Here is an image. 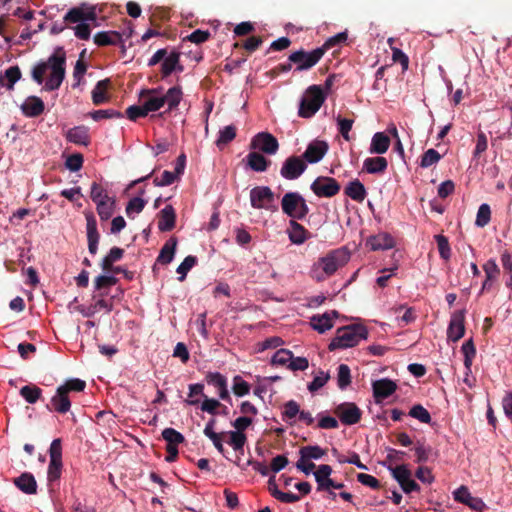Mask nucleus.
Returning <instances> with one entry per match:
<instances>
[{"label":"nucleus","mask_w":512,"mask_h":512,"mask_svg":"<svg viewBox=\"0 0 512 512\" xmlns=\"http://www.w3.org/2000/svg\"><path fill=\"white\" fill-rule=\"evenodd\" d=\"M65 59L63 56L52 55L47 61L37 64L32 70V78L38 84H42L47 76L45 89L56 90L60 87L65 76Z\"/></svg>","instance_id":"1"},{"label":"nucleus","mask_w":512,"mask_h":512,"mask_svg":"<svg viewBox=\"0 0 512 512\" xmlns=\"http://www.w3.org/2000/svg\"><path fill=\"white\" fill-rule=\"evenodd\" d=\"M349 259L350 254L345 248L334 249L313 264L310 276L318 282L323 281L343 267Z\"/></svg>","instance_id":"2"},{"label":"nucleus","mask_w":512,"mask_h":512,"mask_svg":"<svg viewBox=\"0 0 512 512\" xmlns=\"http://www.w3.org/2000/svg\"><path fill=\"white\" fill-rule=\"evenodd\" d=\"M181 99L182 91L179 87H172L165 94L160 89H147L140 93V101L148 113L158 111L164 105L172 110L178 106Z\"/></svg>","instance_id":"3"},{"label":"nucleus","mask_w":512,"mask_h":512,"mask_svg":"<svg viewBox=\"0 0 512 512\" xmlns=\"http://www.w3.org/2000/svg\"><path fill=\"white\" fill-rule=\"evenodd\" d=\"M368 336L367 329L362 325L343 327L337 330L336 337L329 344L331 351L336 349L350 348L357 345L362 339Z\"/></svg>","instance_id":"4"},{"label":"nucleus","mask_w":512,"mask_h":512,"mask_svg":"<svg viewBox=\"0 0 512 512\" xmlns=\"http://www.w3.org/2000/svg\"><path fill=\"white\" fill-rule=\"evenodd\" d=\"M96 18L95 12L92 9H85L77 7L71 9L64 17L66 22L77 23L74 27L75 35L83 40H87L90 37V27L87 21H94Z\"/></svg>","instance_id":"5"},{"label":"nucleus","mask_w":512,"mask_h":512,"mask_svg":"<svg viewBox=\"0 0 512 512\" xmlns=\"http://www.w3.org/2000/svg\"><path fill=\"white\" fill-rule=\"evenodd\" d=\"M325 101V95L323 94L320 86H310L304 93L298 114L302 118L312 117L322 106Z\"/></svg>","instance_id":"6"},{"label":"nucleus","mask_w":512,"mask_h":512,"mask_svg":"<svg viewBox=\"0 0 512 512\" xmlns=\"http://www.w3.org/2000/svg\"><path fill=\"white\" fill-rule=\"evenodd\" d=\"M283 212L293 219H303L309 213L305 199L297 192L286 193L281 201Z\"/></svg>","instance_id":"7"},{"label":"nucleus","mask_w":512,"mask_h":512,"mask_svg":"<svg viewBox=\"0 0 512 512\" xmlns=\"http://www.w3.org/2000/svg\"><path fill=\"white\" fill-rule=\"evenodd\" d=\"M274 193L267 186H256L250 191V203L255 209L276 210Z\"/></svg>","instance_id":"8"},{"label":"nucleus","mask_w":512,"mask_h":512,"mask_svg":"<svg viewBox=\"0 0 512 512\" xmlns=\"http://www.w3.org/2000/svg\"><path fill=\"white\" fill-rule=\"evenodd\" d=\"M250 148L268 155H274L279 149V143L272 134L260 132L252 138Z\"/></svg>","instance_id":"9"},{"label":"nucleus","mask_w":512,"mask_h":512,"mask_svg":"<svg viewBox=\"0 0 512 512\" xmlns=\"http://www.w3.org/2000/svg\"><path fill=\"white\" fill-rule=\"evenodd\" d=\"M324 55L323 48H317L311 52L296 51L289 56V60L298 64L299 71L307 70L313 67Z\"/></svg>","instance_id":"10"},{"label":"nucleus","mask_w":512,"mask_h":512,"mask_svg":"<svg viewBox=\"0 0 512 512\" xmlns=\"http://www.w3.org/2000/svg\"><path fill=\"white\" fill-rule=\"evenodd\" d=\"M307 166L303 159L298 156H290L288 157L280 170V174L284 179L294 180L300 177Z\"/></svg>","instance_id":"11"},{"label":"nucleus","mask_w":512,"mask_h":512,"mask_svg":"<svg viewBox=\"0 0 512 512\" xmlns=\"http://www.w3.org/2000/svg\"><path fill=\"white\" fill-rule=\"evenodd\" d=\"M334 413L345 425H354L358 423L362 415L361 410L356 406V404L351 402L339 404L335 408Z\"/></svg>","instance_id":"12"},{"label":"nucleus","mask_w":512,"mask_h":512,"mask_svg":"<svg viewBox=\"0 0 512 512\" xmlns=\"http://www.w3.org/2000/svg\"><path fill=\"white\" fill-rule=\"evenodd\" d=\"M311 190L319 197H332L340 191V185L334 178L318 177L311 184Z\"/></svg>","instance_id":"13"},{"label":"nucleus","mask_w":512,"mask_h":512,"mask_svg":"<svg viewBox=\"0 0 512 512\" xmlns=\"http://www.w3.org/2000/svg\"><path fill=\"white\" fill-rule=\"evenodd\" d=\"M332 468L329 465H320L314 472L315 480L318 484V490L329 491L331 489H341L344 485L336 483L331 479Z\"/></svg>","instance_id":"14"},{"label":"nucleus","mask_w":512,"mask_h":512,"mask_svg":"<svg viewBox=\"0 0 512 512\" xmlns=\"http://www.w3.org/2000/svg\"><path fill=\"white\" fill-rule=\"evenodd\" d=\"M465 310H459L452 314L447 329V337L449 340L456 342L464 336L465 326Z\"/></svg>","instance_id":"15"},{"label":"nucleus","mask_w":512,"mask_h":512,"mask_svg":"<svg viewBox=\"0 0 512 512\" xmlns=\"http://www.w3.org/2000/svg\"><path fill=\"white\" fill-rule=\"evenodd\" d=\"M453 494L457 502L463 503L475 511L482 512L486 508L483 500L473 497L466 486H460Z\"/></svg>","instance_id":"16"},{"label":"nucleus","mask_w":512,"mask_h":512,"mask_svg":"<svg viewBox=\"0 0 512 512\" xmlns=\"http://www.w3.org/2000/svg\"><path fill=\"white\" fill-rule=\"evenodd\" d=\"M328 151V144L325 141L316 140L311 142L303 154L308 163H317L323 159Z\"/></svg>","instance_id":"17"},{"label":"nucleus","mask_w":512,"mask_h":512,"mask_svg":"<svg viewBox=\"0 0 512 512\" xmlns=\"http://www.w3.org/2000/svg\"><path fill=\"white\" fill-rule=\"evenodd\" d=\"M71 402L69 395L64 392V388L58 387L56 393L52 396L48 408L52 411L64 414L70 410Z\"/></svg>","instance_id":"18"},{"label":"nucleus","mask_w":512,"mask_h":512,"mask_svg":"<svg viewBox=\"0 0 512 512\" xmlns=\"http://www.w3.org/2000/svg\"><path fill=\"white\" fill-rule=\"evenodd\" d=\"M338 312L333 310L322 315L313 316L311 318V326L319 333L330 330L334 325V319L337 318Z\"/></svg>","instance_id":"19"},{"label":"nucleus","mask_w":512,"mask_h":512,"mask_svg":"<svg viewBox=\"0 0 512 512\" xmlns=\"http://www.w3.org/2000/svg\"><path fill=\"white\" fill-rule=\"evenodd\" d=\"M366 245L373 251L387 250L394 247V239L388 233L382 232L367 239Z\"/></svg>","instance_id":"20"},{"label":"nucleus","mask_w":512,"mask_h":512,"mask_svg":"<svg viewBox=\"0 0 512 512\" xmlns=\"http://www.w3.org/2000/svg\"><path fill=\"white\" fill-rule=\"evenodd\" d=\"M372 386L374 397L378 400L389 397L397 388L396 383L387 378L376 380Z\"/></svg>","instance_id":"21"},{"label":"nucleus","mask_w":512,"mask_h":512,"mask_svg":"<svg viewBox=\"0 0 512 512\" xmlns=\"http://www.w3.org/2000/svg\"><path fill=\"white\" fill-rule=\"evenodd\" d=\"M391 140L384 132H377L372 136L369 153L382 155L390 147Z\"/></svg>","instance_id":"22"},{"label":"nucleus","mask_w":512,"mask_h":512,"mask_svg":"<svg viewBox=\"0 0 512 512\" xmlns=\"http://www.w3.org/2000/svg\"><path fill=\"white\" fill-rule=\"evenodd\" d=\"M21 110L27 117L39 116L44 111V102L39 97L30 96L21 105Z\"/></svg>","instance_id":"23"},{"label":"nucleus","mask_w":512,"mask_h":512,"mask_svg":"<svg viewBox=\"0 0 512 512\" xmlns=\"http://www.w3.org/2000/svg\"><path fill=\"white\" fill-rule=\"evenodd\" d=\"M15 486L25 494H35L37 492V483L31 473L25 472L14 479Z\"/></svg>","instance_id":"24"},{"label":"nucleus","mask_w":512,"mask_h":512,"mask_svg":"<svg viewBox=\"0 0 512 512\" xmlns=\"http://www.w3.org/2000/svg\"><path fill=\"white\" fill-rule=\"evenodd\" d=\"M176 214L171 205L165 206L159 214L158 228L160 231H170L175 226Z\"/></svg>","instance_id":"25"},{"label":"nucleus","mask_w":512,"mask_h":512,"mask_svg":"<svg viewBox=\"0 0 512 512\" xmlns=\"http://www.w3.org/2000/svg\"><path fill=\"white\" fill-rule=\"evenodd\" d=\"M387 166L386 158L381 156L368 157L363 161V170L369 174L383 173Z\"/></svg>","instance_id":"26"},{"label":"nucleus","mask_w":512,"mask_h":512,"mask_svg":"<svg viewBox=\"0 0 512 512\" xmlns=\"http://www.w3.org/2000/svg\"><path fill=\"white\" fill-rule=\"evenodd\" d=\"M66 138L69 142L87 146L89 144L88 129L84 126H77L66 132Z\"/></svg>","instance_id":"27"},{"label":"nucleus","mask_w":512,"mask_h":512,"mask_svg":"<svg viewBox=\"0 0 512 512\" xmlns=\"http://www.w3.org/2000/svg\"><path fill=\"white\" fill-rule=\"evenodd\" d=\"M207 382L218 389L219 397L222 400H226L229 397V392L227 389V380L220 373H209L206 376Z\"/></svg>","instance_id":"28"},{"label":"nucleus","mask_w":512,"mask_h":512,"mask_svg":"<svg viewBox=\"0 0 512 512\" xmlns=\"http://www.w3.org/2000/svg\"><path fill=\"white\" fill-rule=\"evenodd\" d=\"M180 53L176 51H172L171 53H167L163 63H162V74L164 77L169 76L173 71L182 70V67L179 64Z\"/></svg>","instance_id":"29"},{"label":"nucleus","mask_w":512,"mask_h":512,"mask_svg":"<svg viewBox=\"0 0 512 512\" xmlns=\"http://www.w3.org/2000/svg\"><path fill=\"white\" fill-rule=\"evenodd\" d=\"M247 165L256 172H264L267 170L270 161L257 151L250 152L246 156Z\"/></svg>","instance_id":"30"},{"label":"nucleus","mask_w":512,"mask_h":512,"mask_svg":"<svg viewBox=\"0 0 512 512\" xmlns=\"http://www.w3.org/2000/svg\"><path fill=\"white\" fill-rule=\"evenodd\" d=\"M21 78V71L18 66H11L6 69L4 75L0 76V87H6L8 90L14 88V84Z\"/></svg>","instance_id":"31"},{"label":"nucleus","mask_w":512,"mask_h":512,"mask_svg":"<svg viewBox=\"0 0 512 512\" xmlns=\"http://www.w3.org/2000/svg\"><path fill=\"white\" fill-rule=\"evenodd\" d=\"M288 235L290 241L294 244H302L307 239L306 229L294 220L290 221Z\"/></svg>","instance_id":"32"},{"label":"nucleus","mask_w":512,"mask_h":512,"mask_svg":"<svg viewBox=\"0 0 512 512\" xmlns=\"http://www.w3.org/2000/svg\"><path fill=\"white\" fill-rule=\"evenodd\" d=\"M345 194L355 201L362 202L367 193L364 185L359 180H354L345 188Z\"/></svg>","instance_id":"33"},{"label":"nucleus","mask_w":512,"mask_h":512,"mask_svg":"<svg viewBox=\"0 0 512 512\" xmlns=\"http://www.w3.org/2000/svg\"><path fill=\"white\" fill-rule=\"evenodd\" d=\"M121 39V35L115 31L98 32L94 36V42L99 46L115 45Z\"/></svg>","instance_id":"34"},{"label":"nucleus","mask_w":512,"mask_h":512,"mask_svg":"<svg viewBox=\"0 0 512 512\" xmlns=\"http://www.w3.org/2000/svg\"><path fill=\"white\" fill-rule=\"evenodd\" d=\"M176 245L177 241L175 239H170L169 241H167L160 251V254L157 259L158 262L162 264L170 263L174 258Z\"/></svg>","instance_id":"35"},{"label":"nucleus","mask_w":512,"mask_h":512,"mask_svg":"<svg viewBox=\"0 0 512 512\" xmlns=\"http://www.w3.org/2000/svg\"><path fill=\"white\" fill-rule=\"evenodd\" d=\"M116 201L114 198L96 204L97 213L101 220H108L114 213Z\"/></svg>","instance_id":"36"},{"label":"nucleus","mask_w":512,"mask_h":512,"mask_svg":"<svg viewBox=\"0 0 512 512\" xmlns=\"http://www.w3.org/2000/svg\"><path fill=\"white\" fill-rule=\"evenodd\" d=\"M461 350L464 354L465 369L468 370V372H471L473 358L476 355V348L474 346L473 340L469 339L465 343H463Z\"/></svg>","instance_id":"37"},{"label":"nucleus","mask_w":512,"mask_h":512,"mask_svg":"<svg viewBox=\"0 0 512 512\" xmlns=\"http://www.w3.org/2000/svg\"><path fill=\"white\" fill-rule=\"evenodd\" d=\"M41 394V389L35 385H26L20 389V395L30 404L36 403Z\"/></svg>","instance_id":"38"},{"label":"nucleus","mask_w":512,"mask_h":512,"mask_svg":"<svg viewBox=\"0 0 512 512\" xmlns=\"http://www.w3.org/2000/svg\"><path fill=\"white\" fill-rule=\"evenodd\" d=\"M108 83H109L108 80H102L97 83V85L95 86V88L92 91V100H93L94 104L99 105V104L106 102V100H107L106 91H107Z\"/></svg>","instance_id":"39"},{"label":"nucleus","mask_w":512,"mask_h":512,"mask_svg":"<svg viewBox=\"0 0 512 512\" xmlns=\"http://www.w3.org/2000/svg\"><path fill=\"white\" fill-rule=\"evenodd\" d=\"M162 437L167 442V446H178L184 442V436L173 428H166L162 431Z\"/></svg>","instance_id":"40"},{"label":"nucleus","mask_w":512,"mask_h":512,"mask_svg":"<svg viewBox=\"0 0 512 512\" xmlns=\"http://www.w3.org/2000/svg\"><path fill=\"white\" fill-rule=\"evenodd\" d=\"M229 437L228 444L233 447L234 450H243L246 443V436L243 432L229 431L225 433Z\"/></svg>","instance_id":"41"},{"label":"nucleus","mask_w":512,"mask_h":512,"mask_svg":"<svg viewBox=\"0 0 512 512\" xmlns=\"http://www.w3.org/2000/svg\"><path fill=\"white\" fill-rule=\"evenodd\" d=\"M484 271L486 274V280L483 283L482 289H486L489 286V282L495 280L499 275V268L494 260H488L484 264Z\"/></svg>","instance_id":"42"},{"label":"nucleus","mask_w":512,"mask_h":512,"mask_svg":"<svg viewBox=\"0 0 512 512\" xmlns=\"http://www.w3.org/2000/svg\"><path fill=\"white\" fill-rule=\"evenodd\" d=\"M197 259L195 256L189 255L187 256L182 263L177 267V273L180 275L178 277L179 281H184L186 278L187 273L194 267L196 264Z\"/></svg>","instance_id":"43"},{"label":"nucleus","mask_w":512,"mask_h":512,"mask_svg":"<svg viewBox=\"0 0 512 512\" xmlns=\"http://www.w3.org/2000/svg\"><path fill=\"white\" fill-rule=\"evenodd\" d=\"M146 202L140 198H132L126 206V214L129 218H134L136 214H139L145 207Z\"/></svg>","instance_id":"44"},{"label":"nucleus","mask_w":512,"mask_h":512,"mask_svg":"<svg viewBox=\"0 0 512 512\" xmlns=\"http://www.w3.org/2000/svg\"><path fill=\"white\" fill-rule=\"evenodd\" d=\"M293 354L290 350L287 349H279L275 352L272 357V364L281 365V366H289L290 361L292 360Z\"/></svg>","instance_id":"45"},{"label":"nucleus","mask_w":512,"mask_h":512,"mask_svg":"<svg viewBox=\"0 0 512 512\" xmlns=\"http://www.w3.org/2000/svg\"><path fill=\"white\" fill-rule=\"evenodd\" d=\"M123 256V250L118 248V247H114L110 250V252L108 253V255H106L103 260H102V268L103 270H109L113 263L120 260Z\"/></svg>","instance_id":"46"},{"label":"nucleus","mask_w":512,"mask_h":512,"mask_svg":"<svg viewBox=\"0 0 512 512\" xmlns=\"http://www.w3.org/2000/svg\"><path fill=\"white\" fill-rule=\"evenodd\" d=\"M236 137V128L233 125L225 126L219 131V137L216 141L217 146L229 143Z\"/></svg>","instance_id":"47"},{"label":"nucleus","mask_w":512,"mask_h":512,"mask_svg":"<svg viewBox=\"0 0 512 512\" xmlns=\"http://www.w3.org/2000/svg\"><path fill=\"white\" fill-rule=\"evenodd\" d=\"M90 197L95 204L111 199L106 190L96 182L91 185Z\"/></svg>","instance_id":"48"},{"label":"nucleus","mask_w":512,"mask_h":512,"mask_svg":"<svg viewBox=\"0 0 512 512\" xmlns=\"http://www.w3.org/2000/svg\"><path fill=\"white\" fill-rule=\"evenodd\" d=\"M337 382L340 389H345L351 383L350 368L346 364L338 367Z\"/></svg>","instance_id":"49"},{"label":"nucleus","mask_w":512,"mask_h":512,"mask_svg":"<svg viewBox=\"0 0 512 512\" xmlns=\"http://www.w3.org/2000/svg\"><path fill=\"white\" fill-rule=\"evenodd\" d=\"M300 455H302V458H306L308 460L320 459L325 455V450L319 446H306L301 448Z\"/></svg>","instance_id":"50"},{"label":"nucleus","mask_w":512,"mask_h":512,"mask_svg":"<svg viewBox=\"0 0 512 512\" xmlns=\"http://www.w3.org/2000/svg\"><path fill=\"white\" fill-rule=\"evenodd\" d=\"M409 415L422 423H430L431 416L427 409L421 405H415L411 408Z\"/></svg>","instance_id":"51"},{"label":"nucleus","mask_w":512,"mask_h":512,"mask_svg":"<svg viewBox=\"0 0 512 512\" xmlns=\"http://www.w3.org/2000/svg\"><path fill=\"white\" fill-rule=\"evenodd\" d=\"M86 383L85 381L74 378L67 380L63 385H60V388H64V392L69 395L70 392H80L85 389Z\"/></svg>","instance_id":"52"},{"label":"nucleus","mask_w":512,"mask_h":512,"mask_svg":"<svg viewBox=\"0 0 512 512\" xmlns=\"http://www.w3.org/2000/svg\"><path fill=\"white\" fill-rule=\"evenodd\" d=\"M233 393L239 397L247 395L250 391V385L244 381L240 376L233 378Z\"/></svg>","instance_id":"53"},{"label":"nucleus","mask_w":512,"mask_h":512,"mask_svg":"<svg viewBox=\"0 0 512 512\" xmlns=\"http://www.w3.org/2000/svg\"><path fill=\"white\" fill-rule=\"evenodd\" d=\"M491 210L488 204H482L477 212L476 225L479 227L486 226L490 221Z\"/></svg>","instance_id":"54"},{"label":"nucleus","mask_w":512,"mask_h":512,"mask_svg":"<svg viewBox=\"0 0 512 512\" xmlns=\"http://www.w3.org/2000/svg\"><path fill=\"white\" fill-rule=\"evenodd\" d=\"M435 240L438 245V250H439L440 256L443 259L448 260L451 256V249H450L448 239L445 236L439 234V235L435 236Z\"/></svg>","instance_id":"55"},{"label":"nucleus","mask_w":512,"mask_h":512,"mask_svg":"<svg viewBox=\"0 0 512 512\" xmlns=\"http://www.w3.org/2000/svg\"><path fill=\"white\" fill-rule=\"evenodd\" d=\"M392 476L397 480L399 484H403V482L407 481L411 478V472L405 465H399L394 468H391Z\"/></svg>","instance_id":"56"},{"label":"nucleus","mask_w":512,"mask_h":512,"mask_svg":"<svg viewBox=\"0 0 512 512\" xmlns=\"http://www.w3.org/2000/svg\"><path fill=\"white\" fill-rule=\"evenodd\" d=\"M203 384H191L189 386V398L185 400L188 405H196L199 403L198 396H203Z\"/></svg>","instance_id":"57"},{"label":"nucleus","mask_w":512,"mask_h":512,"mask_svg":"<svg viewBox=\"0 0 512 512\" xmlns=\"http://www.w3.org/2000/svg\"><path fill=\"white\" fill-rule=\"evenodd\" d=\"M328 379H329L328 373H326L324 371H319L315 375L313 381L311 383H309V385H308L309 391L315 392V391L319 390L327 383Z\"/></svg>","instance_id":"58"},{"label":"nucleus","mask_w":512,"mask_h":512,"mask_svg":"<svg viewBox=\"0 0 512 512\" xmlns=\"http://www.w3.org/2000/svg\"><path fill=\"white\" fill-rule=\"evenodd\" d=\"M440 154L434 149H428L422 156L421 166L424 168L430 167L440 160Z\"/></svg>","instance_id":"59"},{"label":"nucleus","mask_w":512,"mask_h":512,"mask_svg":"<svg viewBox=\"0 0 512 512\" xmlns=\"http://www.w3.org/2000/svg\"><path fill=\"white\" fill-rule=\"evenodd\" d=\"M91 117L95 121H99L101 119L121 118L122 114L113 109H106V110H96V111L92 112Z\"/></svg>","instance_id":"60"},{"label":"nucleus","mask_w":512,"mask_h":512,"mask_svg":"<svg viewBox=\"0 0 512 512\" xmlns=\"http://www.w3.org/2000/svg\"><path fill=\"white\" fill-rule=\"evenodd\" d=\"M488 139L484 132L480 131L477 134L476 146L473 152L474 157H479L483 152L487 150Z\"/></svg>","instance_id":"61"},{"label":"nucleus","mask_w":512,"mask_h":512,"mask_svg":"<svg viewBox=\"0 0 512 512\" xmlns=\"http://www.w3.org/2000/svg\"><path fill=\"white\" fill-rule=\"evenodd\" d=\"M61 469H62V461H52L50 460L48 471H47V478L48 481L52 482L60 478L61 475Z\"/></svg>","instance_id":"62"},{"label":"nucleus","mask_w":512,"mask_h":512,"mask_svg":"<svg viewBox=\"0 0 512 512\" xmlns=\"http://www.w3.org/2000/svg\"><path fill=\"white\" fill-rule=\"evenodd\" d=\"M337 122H338L339 132L341 133V135L343 136V138L345 140L349 141L350 140L349 132L352 129V125H353L354 121L352 119L338 117Z\"/></svg>","instance_id":"63"},{"label":"nucleus","mask_w":512,"mask_h":512,"mask_svg":"<svg viewBox=\"0 0 512 512\" xmlns=\"http://www.w3.org/2000/svg\"><path fill=\"white\" fill-rule=\"evenodd\" d=\"M66 167L73 172L79 171L83 165V157L81 154H73L69 156L65 163Z\"/></svg>","instance_id":"64"}]
</instances>
